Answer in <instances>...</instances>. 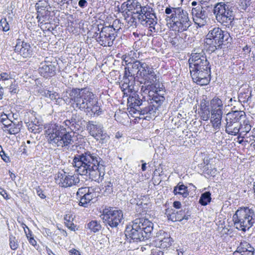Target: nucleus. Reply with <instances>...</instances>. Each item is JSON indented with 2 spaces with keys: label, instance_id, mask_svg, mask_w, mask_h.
<instances>
[{
  "label": "nucleus",
  "instance_id": "1",
  "mask_svg": "<svg viewBox=\"0 0 255 255\" xmlns=\"http://www.w3.org/2000/svg\"><path fill=\"white\" fill-rule=\"evenodd\" d=\"M75 171L81 175H86L95 181L100 182L105 173V166L101 158L89 151L75 155L73 163Z\"/></svg>",
  "mask_w": 255,
  "mask_h": 255
},
{
  "label": "nucleus",
  "instance_id": "2",
  "mask_svg": "<svg viewBox=\"0 0 255 255\" xmlns=\"http://www.w3.org/2000/svg\"><path fill=\"white\" fill-rule=\"evenodd\" d=\"M192 78L198 85H207L210 81L211 68L205 53L192 52L188 60Z\"/></svg>",
  "mask_w": 255,
  "mask_h": 255
},
{
  "label": "nucleus",
  "instance_id": "3",
  "mask_svg": "<svg viewBox=\"0 0 255 255\" xmlns=\"http://www.w3.org/2000/svg\"><path fill=\"white\" fill-rule=\"evenodd\" d=\"M44 133L48 142L54 147H67L74 142L71 133L63 126L55 123L45 124Z\"/></svg>",
  "mask_w": 255,
  "mask_h": 255
},
{
  "label": "nucleus",
  "instance_id": "4",
  "mask_svg": "<svg viewBox=\"0 0 255 255\" xmlns=\"http://www.w3.org/2000/svg\"><path fill=\"white\" fill-rule=\"evenodd\" d=\"M75 109L86 112L93 103L95 95L88 89H73L69 94Z\"/></svg>",
  "mask_w": 255,
  "mask_h": 255
},
{
  "label": "nucleus",
  "instance_id": "5",
  "mask_svg": "<svg viewBox=\"0 0 255 255\" xmlns=\"http://www.w3.org/2000/svg\"><path fill=\"white\" fill-rule=\"evenodd\" d=\"M234 227L238 230L246 232L250 229L255 222L254 210L249 207H241L233 215Z\"/></svg>",
  "mask_w": 255,
  "mask_h": 255
},
{
  "label": "nucleus",
  "instance_id": "6",
  "mask_svg": "<svg viewBox=\"0 0 255 255\" xmlns=\"http://www.w3.org/2000/svg\"><path fill=\"white\" fill-rule=\"evenodd\" d=\"M235 8L228 3L221 2L213 6V10L217 20L229 27L234 19Z\"/></svg>",
  "mask_w": 255,
  "mask_h": 255
},
{
  "label": "nucleus",
  "instance_id": "7",
  "mask_svg": "<svg viewBox=\"0 0 255 255\" xmlns=\"http://www.w3.org/2000/svg\"><path fill=\"white\" fill-rule=\"evenodd\" d=\"M230 38L229 33L222 30L218 27H214L210 30L206 35L205 42L209 45V49L213 52L216 49L221 48L224 42H227Z\"/></svg>",
  "mask_w": 255,
  "mask_h": 255
},
{
  "label": "nucleus",
  "instance_id": "8",
  "mask_svg": "<svg viewBox=\"0 0 255 255\" xmlns=\"http://www.w3.org/2000/svg\"><path fill=\"white\" fill-rule=\"evenodd\" d=\"M156 76L153 68L150 67L146 63L143 62L139 72L138 78H141L140 81L141 86V91L145 94H149L151 90L156 88L155 82L157 80Z\"/></svg>",
  "mask_w": 255,
  "mask_h": 255
},
{
  "label": "nucleus",
  "instance_id": "9",
  "mask_svg": "<svg viewBox=\"0 0 255 255\" xmlns=\"http://www.w3.org/2000/svg\"><path fill=\"white\" fill-rule=\"evenodd\" d=\"M169 18L171 21V27L173 30L178 32L185 31L190 26V21L188 13L180 7H177L173 13L166 18Z\"/></svg>",
  "mask_w": 255,
  "mask_h": 255
},
{
  "label": "nucleus",
  "instance_id": "10",
  "mask_svg": "<svg viewBox=\"0 0 255 255\" xmlns=\"http://www.w3.org/2000/svg\"><path fill=\"white\" fill-rule=\"evenodd\" d=\"M137 16L140 23L148 27L151 32L157 33L159 31L160 28L157 23V18L152 7L149 6H143Z\"/></svg>",
  "mask_w": 255,
  "mask_h": 255
},
{
  "label": "nucleus",
  "instance_id": "11",
  "mask_svg": "<svg viewBox=\"0 0 255 255\" xmlns=\"http://www.w3.org/2000/svg\"><path fill=\"white\" fill-rule=\"evenodd\" d=\"M211 123L213 128L219 129L221 126V121L223 115L224 105L222 101L218 97L214 98L211 100Z\"/></svg>",
  "mask_w": 255,
  "mask_h": 255
},
{
  "label": "nucleus",
  "instance_id": "12",
  "mask_svg": "<svg viewBox=\"0 0 255 255\" xmlns=\"http://www.w3.org/2000/svg\"><path fill=\"white\" fill-rule=\"evenodd\" d=\"M213 5L201 6L198 4L192 9L193 20L199 27L206 25L209 20L208 14L213 10Z\"/></svg>",
  "mask_w": 255,
  "mask_h": 255
},
{
  "label": "nucleus",
  "instance_id": "13",
  "mask_svg": "<svg viewBox=\"0 0 255 255\" xmlns=\"http://www.w3.org/2000/svg\"><path fill=\"white\" fill-rule=\"evenodd\" d=\"M94 36L101 45L112 46L116 38L115 29L111 26L103 27L99 33H95Z\"/></svg>",
  "mask_w": 255,
  "mask_h": 255
},
{
  "label": "nucleus",
  "instance_id": "14",
  "mask_svg": "<svg viewBox=\"0 0 255 255\" xmlns=\"http://www.w3.org/2000/svg\"><path fill=\"white\" fill-rule=\"evenodd\" d=\"M102 216L104 222L111 228H117L123 220L122 211L114 208L105 209Z\"/></svg>",
  "mask_w": 255,
  "mask_h": 255
},
{
  "label": "nucleus",
  "instance_id": "15",
  "mask_svg": "<svg viewBox=\"0 0 255 255\" xmlns=\"http://www.w3.org/2000/svg\"><path fill=\"white\" fill-rule=\"evenodd\" d=\"M87 129L89 134L97 140L103 143L109 139V136L104 131L103 125L95 121H89L87 124Z\"/></svg>",
  "mask_w": 255,
  "mask_h": 255
},
{
  "label": "nucleus",
  "instance_id": "16",
  "mask_svg": "<svg viewBox=\"0 0 255 255\" xmlns=\"http://www.w3.org/2000/svg\"><path fill=\"white\" fill-rule=\"evenodd\" d=\"M77 199L79 200V205L87 207L88 204L98 196L96 189L93 187H81L78 189L76 193Z\"/></svg>",
  "mask_w": 255,
  "mask_h": 255
},
{
  "label": "nucleus",
  "instance_id": "17",
  "mask_svg": "<svg viewBox=\"0 0 255 255\" xmlns=\"http://www.w3.org/2000/svg\"><path fill=\"white\" fill-rule=\"evenodd\" d=\"M55 179L60 186L64 188L77 185L80 182L78 175H71L64 171L58 172L55 175Z\"/></svg>",
  "mask_w": 255,
  "mask_h": 255
},
{
  "label": "nucleus",
  "instance_id": "18",
  "mask_svg": "<svg viewBox=\"0 0 255 255\" xmlns=\"http://www.w3.org/2000/svg\"><path fill=\"white\" fill-rule=\"evenodd\" d=\"M138 220H134L132 225L127 226L126 230V236L133 240V241L138 242L146 239L144 233L139 229Z\"/></svg>",
  "mask_w": 255,
  "mask_h": 255
},
{
  "label": "nucleus",
  "instance_id": "19",
  "mask_svg": "<svg viewBox=\"0 0 255 255\" xmlns=\"http://www.w3.org/2000/svg\"><path fill=\"white\" fill-rule=\"evenodd\" d=\"M143 6L140 2L136 0H128L123 2L121 5H117V11L122 13L131 12L133 14H138L142 9Z\"/></svg>",
  "mask_w": 255,
  "mask_h": 255
},
{
  "label": "nucleus",
  "instance_id": "20",
  "mask_svg": "<svg viewBox=\"0 0 255 255\" xmlns=\"http://www.w3.org/2000/svg\"><path fill=\"white\" fill-rule=\"evenodd\" d=\"M56 69L55 66L51 62H45L41 63L38 71L41 76L48 78L55 75Z\"/></svg>",
  "mask_w": 255,
  "mask_h": 255
},
{
  "label": "nucleus",
  "instance_id": "21",
  "mask_svg": "<svg viewBox=\"0 0 255 255\" xmlns=\"http://www.w3.org/2000/svg\"><path fill=\"white\" fill-rule=\"evenodd\" d=\"M134 220H138L139 229L144 233L146 239L149 238L152 234L153 224L147 219L143 218H137Z\"/></svg>",
  "mask_w": 255,
  "mask_h": 255
},
{
  "label": "nucleus",
  "instance_id": "22",
  "mask_svg": "<svg viewBox=\"0 0 255 255\" xmlns=\"http://www.w3.org/2000/svg\"><path fill=\"white\" fill-rule=\"evenodd\" d=\"M14 51L23 58L31 57L33 53V49L30 44L24 41L21 43H17L15 47Z\"/></svg>",
  "mask_w": 255,
  "mask_h": 255
},
{
  "label": "nucleus",
  "instance_id": "23",
  "mask_svg": "<svg viewBox=\"0 0 255 255\" xmlns=\"http://www.w3.org/2000/svg\"><path fill=\"white\" fill-rule=\"evenodd\" d=\"M142 63L143 62L138 60L135 61L133 63L129 62L127 64L128 66L125 67V69L126 75L129 76V74H130L131 79L132 78V76L134 77L135 75L138 78L139 72Z\"/></svg>",
  "mask_w": 255,
  "mask_h": 255
},
{
  "label": "nucleus",
  "instance_id": "24",
  "mask_svg": "<svg viewBox=\"0 0 255 255\" xmlns=\"http://www.w3.org/2000/svg\"><path fill=\"white\" fill-rule=\"evenodd\" d=\"M246 114L243 111H234L226 115V122L240 123V121L246 118Z\"/></svg>",
  "mask_w": 255,
  "mask_h": 255
},
{
  "label": "nucleus",
  "instance_id": "25",
  "mask_svg": "<svg viewBox=\"0 0 255 255\" xmlns=\"http://www.w3.org/2000/svg\"><path fill=\"white\" fill-rule=\"evenodd\" d=\"M162 233L161 237H158V238L155 241V246L157 247L161 248H166L171 245V239L168 236L167 233L161 232L160 234Z\"/></svg>",
  "mask_w": 255,
  "mask_h": 255
},
{
  "label": "nucleus",
  "instance_id": "26",
  "mask_svg": "<svg viewBox=\"0 0 255 255\" xmlns=\"http://www.w3.org/2000/svg\"><path fill=\"white\" fill-rule=\"evenodd\" d=\"M199 113L202 120L207 121L209 119L211 111L209 108V102L205 99L202 100L200 102V108Z\"/></svg>",
  "mask_w": 255,
  "mask_h": 255
},
{
  "label": "nucleus",
  "instance_id": "27",
  "mask_svg": "<svg viewBox=\"0 0 255 255\" xmlns=\"http://www.w3.org/2000/svg\"><path fill=\"white\" fill-rule=\"evenodd\" d=\"M241 127V123H234V122H226L225 131L228 134L237 135L239 133L240 134Z\"/></svg>",
  "mask_w": 255,
  "mask_h": 255
},
{
  "label": "nucleus",
  "instance_id": "28",
  "mask_svg": "<svg viewBox=\"0 0 255 255\" xmlns=\"http://www.w3.org/2000/svg\"><path fill=\"white\" fill-rule=\"evenodd\" d=\"M128 104H129L131 108L136 111V109H140V106L143 105V102L139 98L137 94H133V95L130 96L128 99Z\"/></svg>",
  "mask_w": 255,
  "mask_h": 255
},
{
  "label": "nucleus",
  "instance_id": "29",
  "mask_svg": "<svg viewBox=\"0 0 255 255\" xmlns=\"http://www.w3.org/2000/svg\"><path fill=\"white\" fill-rule=\"evenodd\" d=\"M21 127V124L17 122H13L9 125L8 127H3L2 128L3 130L7 132L9 134H14L19 132Z\"/></svg>",
  "mask_w": 255,
  "mask_h": 255
},
{
  "label": "nucleus",
  "instance_id": "30",
  "mask_svg": "<svg viewBox=\"0 0 255 255\" xmlns=\"http://www.w3.org/2000/svg\"><path fill=\"white\" fill-rule=\"evenodd\" d=\"M180 183H178L177 186L174 187L173 193L175 195H181L183 198H186L189 195L187 187Z\"/></svg>",
  "mask_w": 255,
  "mask_h": 255
},
{
  "label": "nucleus",
  "instance_id": "31",
  "mask_svg": "<svg viewBox=\"0 0 255 255\" xmlns=\"http://www.w3.org/2000/svg\"><path fill=\"white\" fill-rule=\"evenodd\" d=\"M90 107L88 108V109L85 112L87 113V115H89L91 116H95V115H99L101 113V111L100 107L98 105V102L95 99L94 100L93 103L92 104L91 106H89Z\"/></svg>",
  "mask_w": 255,
  "mask_h": 255
},
{
  "label": "nucleus",
  "instance_id": "32",
  "mask_svg": "<svg viewBox=\"0 0 255 255\" xmlns=\"http://www.w3.org/2000/svg\"><path fill=\"white\" fill-rule=\"evenodd\" d=\"M249 248H253L249 243L246 241H242L240 244V246L238 247L237 250L233 254V255H238L239 253L245 252L249 250Z\"/></svg>",
  "mask_w": 255,
  "mask_h": 255
},
{
  "label": "nucleus",
  "instance_id": "33",
  "mask_svg": "<svg viewBox=\"0 0 255 255\" xmlns=\"http://www.w3.org/2000/svg\"><path fill=\"white\" fill-rule=\"evenodd\" d=\"M88 228L91 231L96 233L99 232L101 229V225L99 222L96 220H93L87 224Z\"/></svg>",
  "mask_w": 255,
  "mask_h": 255
},
{
  "label": "nucleus",
  "instance_id": "34",
  "mask_svg": "<svg viewBox=\"0 0 255 255\" xmlns=\"http://www.w3.org/2000/svg\"><path fill=\"white\" fill-rule=\"evenodd\" d=\"M211 193L206 192L202 194L199 200V203L203 206H206L211 201Z\"/></svg>",
  "mask_w": 255,
  "mask_h": 255
},
{
  "label": "nucleus",
  "instance_id": "35",
  "mask_svg": "<svg viewBox=\"0 0 255 255\" xmlns=\"http://www.w3.org/2000/svg\"><path fill=\"white\" fill-rule=\"evenodd\" d=\"M242 127L241 128V132L240 134L242 133L246 134L249 132L251 129V125L250 124V122L248 120H244L243 123L241 124Z\"/></svg>",
  "mask_w": 255,
  "mask_h": 255
},
{
  "label": "nucleus",
  "instance_id": "36",
  "mask_svg": "<svg viewBox=\"0 0 255 255\" xmlns=\"http://www.w3.org/2000/svg\"><path fill=\"white\" fill-rule=\"evenodd\" d=\"M165 214L169 220H170L172 222L177 221L176 212L175 210L169 208L165 210Z\"/></svg>",
  "mask_w": 255,
  "mask_h": 255
},
{
  "label": "nucleus",
  "instance_id": "37",
  "mask_svg": "<svg viewBox=\"0 0 255 255\" xmlns=\"http://www.w3.org/2000/svg\"><path fill=\"white\" fill-rule=\"evenodd\" d=\"M161 92L160 89L157 90L156 89L155 90V94L156 95L154 96L152 99L157 104H158V105H160L165 100V98L163 96L161 95L160 94H158V92Z\"/></svg>",
  "mask_w": 255,
  "mask_h": 255
},
{
  "label": "nucleus",
  "instance_id": "38",
  "mask_svg": "<svg viewBox=\"0 0 255 255\" xmlns=\"http://www.w3.org/2000/svg\"><path fill=\"white\" fill-rule=\"evenodd\" d=\"M9 30V25L5 18L0 20V30L6 32Z\"/></svg>",
  "mask_w": 255,
  "mask_h": 255
},
{
  "label": "nucleus",
  "instance_id": "39",
  "mask_svg": "<svg viewBox=\"0 0 255 255\" xmlns=\"http://www.w3.org/2000/svg\"><path fill=\"white\" fill-rule=\"evenodd\" d=\"M0 121L3 125V127H8L12 122V121L8 118L7 116L5 114L1 115L0 116Z\"/></svg>",
  "mask_w": 255,
  "mask_h": 255
},
{
  "label": "nucleus",
  "instance_id": "40",
  "mask_svg": "<svg viewBox=\"0 0 255 255\" xmlns=\"http://www.w3.org/2000/svg\"><path fill=\"white\" fill-rule=\"evenodd\" d=\"M9 246L10 248L13 250L17 249L18 247L17 240L16 239L15 237L13 236H10L9 237Z\"/></svg>",
  "mask_w": 255,
  "mask_h": 255
},
{
  "label": "nucleus",
  "instance_id": "41",
  "mask_svg": "<svg viewBox=\"0 0 255 255\" xmlns=\"http://www.w3.org/2000/svg\"><path fill=\"white\" fill-rule=\"evenodd\" d=\"M156 111V108L153 106L151 105V104L149 105V110L148 111V116H146L145 117H140L141 119H143L146 120H149V119H151V116H154V114L155 113Z\"/></svg>",
  "mask_w": 255,
  "mask_h": 255
},
{
  "label": "nucleus",
  "instance_id": "42",
  "mask_svg": "<svg viewBox=\"0 0 255 255\" xmlns=\"http://www.w3.org/2000/svg\"><path fill=\"white\" fill-rule=\"evenodd\" d=\"M130 75L129 74V76L126 75V72H125L124 76L123 77V83L127 84L128 85H131V87H132L133 83L134 81L135 77L133 76L132 77V78L131 79V77H130Z\"/></svg>",
  "mask_w": 255,
  "mask_h": 255
},
{
  "label": "nucleus",
  "instance_id": "43",
  "mask_svg": "<svg viewBox=\"0 0 255 255\" xmlns=\"http://www.w3.org/2000/svg\"><path fill=\"white\" fill-rule=\"evenodd\" d=\"M149 110V105L147 106H146L143 108H140V109H136V112H134V113L135 114L136 113H138L139 114V116H144V115H146V116H148V111Z\"/></svg>",
  "mask_w": 255,
  "mask_h": 255
},
{
  "label": "nucleus",
  "instance_id": "44",
  "mask_svg": "<svg viewBox=\"0 0 255 255\" xmlns=\"http://www.w3.org/2000/svg\"><path fill=\"white\" fill-rule=\"evenodd\" d=\"M177 221H181L183 219L188 220L189 219L188 216H186L185 213L183 210L179 211H176Z\"/></svg>",
  "mask_w": 255,
  "mask_h": 255
},
{
  "label": "nucleus",
  "instance_id": "45",
  "mask_svg": "<svg viewBox=\"0 0 255 255\" xmlns=\"http://www.w3.org/2000/svg\"><path fill=\"white\" fill-rule=\"evenodd\" d=\"M251 4L250 0H240L241 9L245 10Z\"/></svg>",
  "mask_w": 255,
  "mask_h": 255
},
{
  "label": "nucleus",
  "instance_id": "46",
  "mask_svg": "<svg viewBox=\"0 0 255 255\" xmlns=\"http://www.w3.org/2000/svg\"><path fill=\"white\" fill-rule=\"evenodd\" d=\"M11 79V76L10 74L7 73H2L0 74V80L5 81Z\"/></svg>",
  "mask_w": 255,
  "mask_h": 255
},
{
  "label": "nucleus",
  "instance_id": "47",
  "mask_svg": "<svg viewBox=\"0 0 255 255\" xmlns=\"http://www.w3.org/2000/svg\"><path fill=\"white\" fill-rule=\"evenodd\" d=\"M105 192L107 194L111 193L113 191V184L111 182H108L105 186Z\"/></svg>",
  "mask_w": 255,
  "mask_h": 255
},
{
  "label": "nucleus",
  "instance_id": "48",
  "mask_svg": "<svg viewBox=\"0 0 255 255\" xmlns=\"http://www.w3.org/2000/svg\"><path fill=\"white\" fill-rule=\"evenodd\" d=\"M128 18V19L126 18V20H127L128 21L129 26H136V22L135 21V18H134V17H133V16L129 17Z\"/></svg>",
  "mask_w": 255,
  "mask_h": 255
},
{
  "label": "nucleus",
  "instance_id": "49",
  "mask_svg": "<svg viewBox=\"0 0 255 255\" xmlns=\"http://www.w3.org/2000/svg\"><path fill=\"white\" fill-rule=\"evenodd\" d=\"M36 194L41 199H44L46 198V196L43 193V190L39 187H38L36 188Z\"/></svg>",
  "mask_w": 255,
  "mask_h": 255
},
{
  "label": "nucleus",
  "instance_id": "50",
  "mask_svg": "<svg viewBox=\"0 0 255 255\" xmlns=\"http://www.w3.org/2000/svg\"><path fill=\"white\" fill-rule=\"evenodd\" d=\"M78 5L82 8H85L88 5V2L86 0H79Z\"/></svg>",
  "mask_w": 255,
  "mask_h": 255
},
{
  "label": "nucleus",
  "instance_id": "51",
  "mask_svg": "<svg viewBox=\"0 0 255 255\" xmlns=\"http://www.w3.org/2000/svg\"><path fill=\"white\" fill-rule=\"evenodd\" d=\"M211 0H199V3L201 6L213 5L210 3Z\"/></svg>",
  "mask_w": 255,
  "mask_h": 255
},
{
  "label": "nucleus",
  "instance_id": "52",
  "mask_svg": "<svg viewBox=\"0 0 255 255\" xmlns=\"http://www.w3.org/2000/svg\"><path fill=\"white\" fill-rule=\"evenodd\" d=\"M132 87H131V85H128L127 84H125L124 83H123L122 84V86H121V88L123 89L122 90L125 92V91L126 90H128V92L131 91L132 90Z\"/></svg>",
  "mask_w": 255,
  "mask_h": 255
},
{
  "label": "nucleus",
  "instance_id": "53",
  "mask_svg": "<svg viewBox=\"0 0 255 255\" xmlns=\"http://www.w3.org/2000/svg\"><path fill=\"white\" fill-rule=\"evenodd\" d=\"M49 98L51 100H56L57 98H59V95L57 93H56L55 92L51 91L50 94L49 95Z\"/></svg>",
  "mask_w": 255,
  "mask_h": 255
},
{
  "label": "nucleus",
  "instance_id": "54",
  "mask_svg": "<svg viewBox=\"0 0 255 255\" xmlns=\"http://www.w3.org/2000/svg\"><path fill=\"white\" fill-rule=\"evenodd\" d=\"M37 12L38 13V14L37 16V18L38 19V21L39 22L41 21V23H43L44 21V20L42 19V18H44V16L43 15L42 12H41V11H39V10H38Z\"/></svg>",
  "mask_w": 255,
  "mask_h": 255
},
{
  "label": "nucleus",
  "instance_id": "55",
  "mask_svg": "<svg viewBox=\"0 0 255 255\" xmlns=\"http://www.w3.org/2000/svg\"><path fill=\"white\" fill-rule=\"evenodd\" d=\"M176 8H177L166 7V9H165V12L167 14H171V15H173V13L174 12V10Z\"/></svg>",
  "mask_w": 255,
  "mask_h": 255
},
{
  "label": "nucleus",
  "instance_id": "56",
  "mask_svg": "<svg viewBox=\"0 0 255 255\" xmlns=\"http://www.w3.org/2000/svg\"><path fill=\"white\" fill-rule=\"evenodd\" d=\"M74 121L72 120L71 121L70 120H66L64 122V124L66 126L68 127H70L71 126H73L74 125Z\"/></svg>",
  "mask_w": 255,
  "mask_h": 255
},
{
  "label": "nucleus",
  "instance_id": "57",
  "mask_svg": "<svg viewBox=\"0 0 255 255\" xmlns=\"http://www.w3.org/2000/svg\"><path fill=\"white\" fill-rule=\"evenodd\" d=\"M1 157L3 159V161H4L5 162H10L9 158L8 156L6 155L5 153H4V155H1Z\"/></svg>",
  "mask_w": 255,
  "mask_h": 255
},
{
  "label": "nucleus",
  "instance_id": "58",
  "mask_svg": "<svg viewBox=\"0 0 255 255\" xmlns=\"http://www.w3.org/2000/svg\"><path fill=\"white\" fill-rule=\"evenodd\" d=\"M181 204L179 201H174L173 202V207L176 209L180 208Z\"/></svg>",
  "mask_w": 255,
  "mask_h": 255
},
{
  "label": "nucleus",
  "instance_id": "59",
  "mask_svg": "<svg viewBox=\"0 0 255 255\" xmlns=\"http://www.w3.org/2000/svg\"><path fill=\"white\" fill-rule=\"evenodd\" d=\"M0 193L3 197L4 198H5V199L8 198V195L5 190L1 189V191H0Z\"/></svg>",
  "mask_w": 255,
  "mask_h": 255
},
{
  "label": "nucleus",
  "instance_id": "60",
  "mask_svg": "<svg viewBox=\"0 0 255 255\" xmlns=\"http://www.w3.org/2000/svg\"><path fill=\"white\" fill-rule=\"evenodd\" d=\"M50 91L49 90H44L42 92V95L46 97L49 98V95L50 94Z\"/></svg>",
  "mask_w": 255,
  "mask_h": 255
},
{
  "label": "nucleus",
  "instance_id": "61",
  "mask_svg": "<svg viewBox=\"0 0 255 255\" xmlns=\"http://www.w3.org/2000/svg\"><path fill=\"white\" fill-rule=\"evenodd\" d=\"M29 242L31 245L34 246L36 244V242L33 239V238H30V239H29Z\"/></svg>",
  "mask_w": 255,
  "mask_h": 255
},
{
  "label": "nucleus",
  "instance_id": "62",
  "mask_svg": "<svg viewBox=\"0 0 255 255\" xmlns=\"http://www.w3.org/2000/svg\"><path fill=\"white\" fill-rule=\"evenodd\" d=\"M9 174L10 178L11 179L14 181L15 180V178L16 177L15 174L13 173L12 172H11L10 170H9Z\"/></svg>",
  "mask_w": 255,
  "mask_h": 255
},
{
  "label": "nucleus",
  "instance_id": "63",
  "mask_svg": "<svg viewBox=\"0 0 255 255\" xmlns=\"http://www.w3.org/2000/svg\"><path fill=\"white\" fill-rule=\"evenodd\" d=\"M71 253V255H81L79 252L76 250H72Z\"/></svg>",
  "mask_w": 255,
  "mask_h": 255
},
{
  "label": "nucleus",
  "instance_id": "64",
  "mask_svg": "<svg viewBox=\"0 0 255 255\" xmlns=\"http://www.w3.org/2000/svg\"><path fill=\"white\" fill-rule=\"evenodd\" d=\"M31 123L33 125L36 126L37 123L38 122L36 121V120L33 121L32 119L30 120H29L27 123Z\"/></svg>",
  "mask_w": 255,
  "mask_h": 255
}]
</instances>
